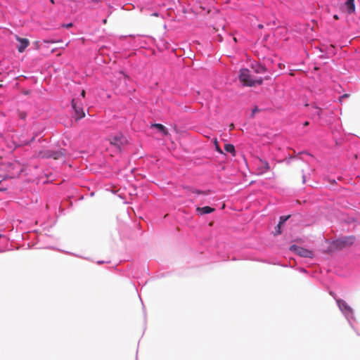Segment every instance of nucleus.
<instances>
[{
	"mask_svg": "<svg viewBox=\"0 0 360 360\" xmlns=\"http://www.w3.org/2000/svg\"><path fill=\"white\" fill-rule=\"evenodd\" d=\"M266 169H269V164H268V163H266Z\"/></svg>",
	"mask_w": 360,
	"mask_h": 360,
	"instance_id": "obj_28",
	"label": "nucleus"
},
{
	"mask_svg": "<svg viewBox=\"0 0 360 360\" xmlns=\"http://www.w3.org/2000/svg\"><path fill=\"white\" fill-rule=\"evenodd\" d=\"M309 124V122L308 121H305V122H304V124H303V126H304V127H307V126H308Z\"/></svg>",
	"mask_w": 360,
	"mask_h": 360,
	"instance_id": "obj_24",
	"label": "nucleus"
},
{
	"mask_svg": "<svg viewBox=\"0 0 360 360\" xmlns=\"http://www.w3.org/2000/svg\"><path fill=\"white\" fill-rule=\"evenodd\" d=\"M214 211V208L210 206L197 207L196 212L199 215L210 214Z\"/></svg>",
	"mask_w": 360,
	"mask_h": 360,
	"instance_id": "obj_10",
	"label": "nucleus"
},
{
	"mask_svg": "<svg viewBox=\"0 0 360 360\" xmlns=\"http://www.w3.org/2000/svg\"><path fill=\"white\" fill-rule=\"evenodd\" d=\"M259 111L257 107H255L253 110H252V114H255L256 112Z\"/></svg>",
	"mask_w": 360,
	"mask_h": 360,
	"instance_id": "obj_21",
	"label": "nucleus"
},
{
	"mask_svg": "<svg viewBox=\"0 0 360 360\" xmlns=\"http://www.w3.org/2000/svg\"><path fill=\"white\" fill-rule=\"evenodd\" d=\"M154 127L158 129V131L161 132L162 134H167V129L162 124H155Z\"/></svg>",
	"mask_w": 360,
	"mask_h": 360,
	"instance_id": "obj_15",
	"label": "nucleus"
},
{
	"mask_svg": "<svg viewBox=\"0 0 360 360\" xmlns=\"http://www.w3.org/2000/svg\"><path fill=\"white\" fill-rule=\"evenodd\" d=\"M302 181L303 183H305L306 181V175L304 174H302Z\"/></svg>",
	"mask_w": 360,
	"mask_h": 360,
	"instance_id": "obj_22",
	"label": "nucleus"
},
{
	"mask_svg": "<svg viewBox=\"0 0 360 360\" xmlns=\"http://www.w3.org/2000/svg\"><path fill=\"white\" fill-rule=\"evenodd\" d=\"M334 18H335V19H338V16L337 15H334Z\"/></svg>",
	"mask_w": 360,
	"mask_h": 360,
	"instance_id": "obj_30",
	"label": "nucleus"
},
{
	"mask_svg": "<svg viewBox=\"0 0 360 360\" xmlns=\"http://www.w3.org/2000/svg\"><path fill=\"white\" fill-rule=\"evenodd\" d=\"M239 79L243 86H253L252 77L250 71L247 68H243L240 70Z\"/></svg>",
	"mask_w": 360,
	"mask_h": 360,
	"instance_id": "obj_2",
	"label": "nucleus"
},
{
	"mask_svg": "<svg viewBox=\"0 0 360 360\" xmlns=\"http://www.w3.org/2000/svg\"><path fill=\"white\" fill-rule=\"evenodd\" d=\"M252 82L254 83L253 86H255L256 85H261L263 83V79H262V77H258L256 79H253Z\"/></svg>",
	"mask_w": 360,
	"mask_h": 360,
	"instance_id": "obj_17",
	"label": "nucleus"
},
{
	"mask_svg": "<svg viewBox=\"0 0 360 360\" xmlns=\"http://www.w3.org/2000/svg\"><path fill=\"white\" fill-rule=\"evenodd\" d=\"M16 39L19 41L20 44L18 46V51L22 53L26 48L30 45V41L26 38H21L16 36Z\"/></svg>",
	"mask_w": 360,
	"mask_h": 360,
	"instance_id": "obj_7",
	"label": "nucleus"
},
{
	"mask_svg": "<svg viewBox=\"0 0 360 360\" xmlns=\"http://www.w3.org/2000/svg\"><path fill=\"white\" fill-rule=\"evenodd\" d=\"M65 150L64 149H60L57 150H51V155L50 158H53L55 160L60 159V158L65 156Z\"/></svg>",
	"mask_w": 360,
	"mask_h": 360,
	"instance_id": "obj_11",
	"label": "nucleus"
},
{
	"mask_svg": "<svg viewBox=\"0 0 360 360\" xmlns=\"http://www.w3.org/2000/svg\"><path fill=\"white\" fill-rule=\"evenodd\" d=\"M321 112H322L321 108L315 105L314 106V112L312 113V117H314L315 116H316L317 119H320Z\"/></svg>",
	"mask_w": 360,
	"mask_h": 360,
	"instance_id": "obj_16",
	"label": "nucleus"
},
{
	"mask_svg": "<svg viewBox=\"0 0 360 360\" xmlns=\"http://www.w3.org/2000/svg\"><path fill=\"white\" fill-rule=\"evenodd\" d=\"M336 302L340 310L342 311L345 319L347 320L349 324L351 326L352 328H354V330H356V328L354 327L356 319L354 315L353 309L351 308L350 306L347 304V303L345 301L342 300L337 299Z\"/></svg>",
	"mask_w": 360,
	"mask_h": 360,
	"instance_id": "obj_1",
	"label": "nucleus"
},
{
	"mask_svg": "<svg viewBox=\"0 0 360 360\" xmlns=\"http://www.w3.org/2000/svg\"><path fill=\"white\" fill-rule=\"evenodd\" d=\"M81 95H82V97H84L85 91L84 90L82 91Z\"/></svg>",
	"mask_w": 360,
	"mask_h": 360,
	"instance_id": "obj_26",
	"label": "nucleus"
},
{
	"mask_svg": "<svg viewBox=\"0 0 360 360\" xmlns=\"http://www.w3.org/2000/svg\"><path fill=\"white\" fill-rule=\"evenodd\" d=\"M299 271L301 272V273H303V274H307V269L303 268V267H300L299 269Z\"/></svg>",
	"mask_w": 360,
	"mask_h": 360,
	"instance_id": "obj_20",
	"label": "nucleus"
},
{
	"mask_svg": "<svg viewBox=\"0 0 360 360\" xmlns=\"http://www.w3.org/2000/svg\"><path fill=\"white\" fill-rule=\"evenodd\" d=\"M1 237V235H0V238Z\"/></svg>",
	"mask_w": 360,
	"mask_h": 360,
	"instance_id": "obj_32",
	"label": "nucleus"
},
{
	"mask_svg": "<svg viewBox=\"0 0 360 360\" xmlns=\"http://www.w3.org/2000/svg\"><path fill=\"white\" fill-rule=\"evenodd\" d=\"M72 108L75 112V119L79 120L85 116L82 104L80 101L73 98L71 101Z\"/></svg>",
	"mask_w": 360,
	"mask_h": 360,
	"instance_id": "obj_3",
	"label": "nucleus"
},
{
	"mask_svg": "<svg viewBox=\"0 0 360 360\" xmlns=\"http://www.w3.org/2000/svg\"><path fill=\"white\" fill-rule=\"evenodd\" d=\"M343 9L348 14L353 13L355 11L354 0H347L343 6Z\"/></svg>",
	"mask_w": 360,
	"mask_h": 360,
	"instance_id": "obj_8",
	"label": "nucleus"
},
{
	"mask_svg": "<svg viewBox=\"0 0 360 360\" xmlns=\"http://www.w3.org/2000/svg\"><path fill=\"white\" fill-rule=\"evenodd\" d=\"M252 68L253 69L254 72L257 74H262L266 72V67L258 63L252 64Z\"/></svg>",
	"mask_w": 360,
	"mask_h": 360,
	"instance_id": "obj_12",
	"label": "nucleus"
},
{
	"mask_svg": "<svg viewBox=\"0 0 360 360\" xmlns=\"http://www.w3.org/2000/svg\"><path fill=\"white\" fill-rule=\"evenodd\" d=\"M51 150L42 149L35 152L33 157L35 158H50Z\"/></svg>",
	"mask_w": 360,
	"mask_h": 360,
	"instance_id": "obj_9",
	"label": "nucleus"
},
{
	"mask_svg": "<svg viewBox=\"0 0 360 360\" xmlns=\"http://www.w3.org/2000/svg\"><path fill=\"white\" fill-rule=\"evenodd\" d=\"M184 188L190 193L197 194V195H207V193L203 191H200L196 188H194L191 186H186Z\"/></svg>",
	"mask_w": 360,
	"mask_h": 360,
	"instance_id": "obj_13",
	"label": "nucleus"
},
{
	"mask_svg": "<svg viewBox=\"0 0 360 360\" xmlns=\"http://www.w3.org/2000/svg\"><path fill=\"white\" fill-rule=\"evenodd\" d=\"M258 27H259V28H262L263 25H259Z\"/></svg>",
	"mask_w": 360,
	"mask_h": 360,
	"instance_id": "obj_31",
	"label": "nucleus"
},
{
	"mask_svg": "<svg viewBox=\"0 0 360 360\" xmlns=\"http://www.w3.org/2000/svg\"><path fill=\"white\" fill-rule=\"evenodd\" d=\"M224 150L226 152L231 153L233 157L236 156V151L235 147L233 144H231V143L225 144Z\"/></svg>",
	"mask_w": 360,
	"mask_h": 360,
	"instance_id": "obj_14",
	"label": "nucleus"
},
{
	"mask_svg": "<svg viewBox=\"0 0 360 360\" xmlns=\"http://www.w3.org/2000/svg\"><path fill=\"white\" fill-rule=\"evenodd\" d=\"M126 142L127 139L122 134L115 135L110 140L111 144L115 146L119 149H120L121 146L124 144Z\"/></svg>",
	"mask_w": 360,
	"mask_h": 360,
	"instance_id": "obj_6",
	"label": "nucleus"
},
{
	"mask_svg": "<svg viewBox=\"0 0 360 360\" xmlns=\"http://www.w3.org/2000/svg\"><path fill=\"white\" fill-rule=\"evenodd\" d=\"M348 96V94H344L343 96H342L340 98H347Z\"/></svg>",
	"mask_w": 360,
	"mask_h": 360,
	"instance_id": "obj_27",
	"label": "nucleus"
},
{
	"mask_svg": "<svg viewBox=\"0 0 360 360\" xmlns=\"http://www.w3.org/2000/svg\"><path fill=\"white\" fill-rule=\"evenodd\" d=\"M289 218H290V215L281 216L280 217V220H279V225L282 224H284Z\"/></svg>",
	"mask_w": 360,
	"mask_h": 360,
	"instance_id": "obj_19",
	"label": "nucleus"
},
{
	"mask_svg": "<svg viewBox=\"0 0 360 360\" xmlns=\"http://www.w3.org/2000/svg\"><path fill=\"white\" fill-rule=\"evenodd\" d=\"M18 116L19 119L25 120L27 117V113L23 111H18Z\"/></svg>",
	"mask_w": 360,
	"mask_h": 360,
	"instance_id": "obj_18",
	"label": "nucleus"
},
{
	"mask_svg": "<svg viewBox=\"0 0 360 360\" xmlns=\"http://www.w3.org/2000/svg\"><path fill=\"white\" fill-rule=\"evenodd\" d=\"M103 262H104L103 261H98V262H97V263H98V264H103Z\"/></svg>",
	"mask_w": 360,
	"mask_h": 360,
	"instance_id": "obj_29",
	"label": "nucleus"
},
{
	"mask_svg": "<svg viewBox=\"0 0 360 360\" xmlns=\"http://www.w3.org/2000/svg\"><path fill=\"white\" fill-rule=\"evenodd\" d=\"M355 240V237L353 236H345L338 239L335 241L337 246L342 248L347 245H352Z\"/></svg>",
	"mask_w": 360,
	"mask_h": 360,
	"instance_id": "obj_5",
	"label": "nucleus"
},
{
	"mask_svg": "<svg viewBox=\"0 0 360 360\" xmlns=\"http://www.w3.org/2000/svg\"><path fill=\"white\" fill-rule=\"evenodd\" d=\"M72 26V23H71V22L64 25V27H70Z\"/></svg>",
	"mask_w": 360,
	"mask_h": 360,
	"instance_id": "obj_23",
	"label": "nucleus"
},
{
	"mask_svg": "<svg viewBox=\"0 0 360 360\" xmlns=\"http://www.w3.org/2000/svg\"><path fill=\"white\" fill-rule=\"evenodd\" d=\"M290 250L293 251L296 255L304 258H312L314 256L312 251L296 245H292L290 246Z\"/></svg>",
	"mask_w": 360,
	"mask_h": 360,
	"instance_id": "obj_4",
	"label": "nucleus"
},
{
	"mask_svg": "<svg viewBox=\"0 0 360 360\" xmlns=\"http://www.w3.org/2000/svg\"><path fill=\"white\" fill-rule=\"evenodd\" d=\"M217 150L220 153H223L222 150L219 148H217Z\"/></svg>",
	"mask_w": 360,
	"mask_h": 360,
	"instance_id": "obj_25",
	"label": "nucleus"
}]
</instances>
